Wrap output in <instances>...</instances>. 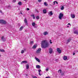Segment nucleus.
I'll return each mask as SVG.
<instances>
[{
	"label": "nucleus",
	"mask_w": 78,
	"mask_h": 78,
	"mask_svg": "<svg viewBox=\"0 0 78 78\" xmlns=\"http://www.w3.org/2000/svg\"><path fill=\"white\" fill-rule=\"evenodd\" d=\"M41 47L43 48H45L49 46V44L46 40L42 41L41 43Z\"/></svg>",
	"instance_id": "f257e3e1"
},
{
	"label": "nucleus",
	"mask_w": 78,
	"mask_h": 78,
	"mask_svg": "<svg viewBox=\"0 0 78 78\" xmlns=\"http://www.w3.org/2000/svg\"><path fill=\"white\" fill-rule=\"evenodd\" d=\"M64 14L62 13H60L58 16V18L60 20L62 19V18L63 17Z\"/></svg>",
	"instance_id": "f03ea898"
},
{
	"label": "nucleus",
	"mask_w": 78,
	"mask_h": 78,
	"mask_svg": "<svg viewBox=\"0 0 78 78\" xmlns=\"http://www.w3.org/2000/svg\"><path fill=\"white\" fill-rule=\"evenodd\" d=\"M0 23L2 24H6V22L3 20H0Z\"/></svg>",
	"instance_id": "7ed1b4c3"
},
{
	"label": "nucleus",
	"mask_w": 78,
	"mask_h": 78,
	"mask_svg": "<svg viewBox=\"0 0 78 78\" xmlns=\"http://www.w3.org/2000/svg\"><path fill=\"white\" fill-rule=\"evenodd\" d=\"M71 17L72 19H74L75 18V16L74 14H71Z\"/></svg>",
	"instance_id": "20e7f679"
},
{
	"label": "nucleus",
	"mask_w": 78,
	"mask_h": 78,
	"mask_svg": "<svg viewBox=\"0 0 78 78\" xmlns=\"http://www.w3.org/2000/svg\"><path fill=\"white\" fill-rule=\"evenodd\" d=\"M24 23L26 25H28V22H27V20L26 18L24 19Z\"/></svg>",
	"instance_id": "39448f33"
},
{
	"label": "nucleus",
	"mask_w": 78,
	"mask_h": 78,
	"mask_svg": "<svg viewBox=\"0 0 78 78\" xmlns=\"http://www.w3.org/2000/svg\"><path fill=\"white\" fill-rule=\"evenodd\" d=\"M53 13H52V11H49V12L48 13V15L50 16H52L53 15Z\"/></svg>",
	"instance_id": "423d86ee"
},
{
	"label": "nucleus",
	"mask_w": 78,
	"mask_h": 78,
	"mask_svg": "<svg viewBox=\"0 0 78 78\" xmlns=\"http://www.w3.org/2000/svg\"><path fill=\"white\" fill-rule=\"evenodd\" d=\"M57 50L58 52V53H61V50H60L59 48H57Z\"/></svg>",
	"instance_id": "0eeeda50"
},
{
	"label": "nucleus",
	"mask_w": 78,
	"mask_h": 78,
	"mask_svg": "<svg viewBox=\"0 0 78 78\" xmlns=\"http://www.w3.org/2000/svg\"><path fill=\"white\" fill-rule=\"evenodd\" d=\"M41 48H39L37 51L36 53H39L40 52H41Z\"/></svg>",
	"instance_id": "6e6552de"
},
{
	"label": "nucleus",
	"mask_w": 78,
	"mask_h": 78,
	"mask_svg": "<svg viewBox=\"0 0 78 78\" xmlns=\"http://www.w3.org/2000/svg\"><path fill=\"white\" fill-rule=\"evenodd\" d=\"M49 53L50 54L52 53V52H53V50H52V48H50L49 49Z\"/></svg>",
	"instance_id": "1a4fd4ad"
},
{
	"label": "nucleus",
	"mask_w": 78,
	"mask_h": 78,
	"mask_svg": "<svg viewBox=\"0 0 78 78\" xmlns=\"http://www.w3.org/2000/svg\"><path fill=\"white\" fill-rule=\"evenodd\" d=\"M1 39L2 41H6V39L4 38V37L3 36L2 37Z\"/></svg>",
	"instance_id": "9d476101"
},
{
	"label": "nucleus",
	"mask_w": 78,
	"mask_h": 78,
	"mask_svg": "<svg viewBox=\"0 0 78 78\" xmlns=\"http://www.w3.org/2000/svg\"><path fill=\"white\" fill-rule=\"evenodd\" d=\"M36 68L38 69H41V66L39 65H37L36 66Z\"/></svg>",
	"instance_id": "9b49d317"
},
{
	"label": "nucleus",
	"mask_w": 78,
	"mask_h": 78,
	"mask_svg": "<svg viewBox=\"0 0 78 78\" xmlns=\"http://www.w3.org/2000/svg\"><path fill=\"white\" fill-rule=\"evenodd\" d=\"M74 33L76 34H78V30H76L74 31Z\"/></svg>",
	"instance_id": "f8f14e48"
},
{
	"label": "nucleus",
	"mask_w": 78,
	"mask_h": 78,
	"mask_svg": "<svg viewBox=\"0 0 78 78\" xmlns=\"http://www.w3.org/2000/svg\"><path fill=\"white\" fill-rule=\"evenodd\" d=\"M35 59L37 61H38V62H41V61H40V60L38 58L35 57Z\"/></svg>",
	"instance_id": "ddd939ff"
},
{
	"label": "nucleus",
	"mask_w": 78,
	"mask_h": 78,
	"mask_svg": "<svg viewBox=\"0 0 78 78\" xmlns=\"http://www.w3.org/2000/svg\"><path fill=\"white\" fill-rule=\"evenodd\" d=\"M43 12L44 14H46V13H47V10L45 9H44L43 10Z\"/></svg>",
	"instance_id": "4468645a"
},
{
	"label": "nucleus",
	"mask_w": 78,
	"mask_h": 78,
	"mask_svg": "<svg viewBox=\"0 0 78 78\" xmlns=\"http://www.w3.org/2000/svg\"><path fill=\"white\" fill-rule=\"evenodd\" d=\"M44 35V36H46V35H47V34H48V32L46 31L44 33H43Z\"/></svg>",
	"instance_id": "2eb2a0df"
},
{
	"label": "nucleus",
	"mask_w": 78,
	"mask_h": 78,
	"mask_svg": "<svg viewBox=\"0 0 78 78\" xmlns=\"http://www.w3.org/2000/svg\"><path fill=\"white\" fill-rule=\"evenodd\" d=\"M37 47V44H35L32 47V48H36Z\"/></svg>",
	"instance_id": "dca6fc26"
},
{
	"label": "nucleus",
	"mask_w": 78,
	"mask_h": 78,
	"mask_svg": "<svg viewBox=\"0 0 78 78\" xmlns=\"http://www.w3.org/2000/svg\"><path fill=\"white\" fill-rule=\"evenodd\" d=\"M63 59L64 60H66V59H67V57L66 56H64L63 57Z\"/></svg>",
	"instance_id": "f3484780"
},
{
	"label": "nucleus",
	"mask_w": 78,
	"mask_h": 78,
	"mask_svg": "<svg viewBox=\"0 0 78 78\" xmlns=\"http://www.w3.org/2000/svg\"><path fill=\"white\" fill-rule=\"evenodd\" d=\"M60 9H61V10H64V7L63 6H62L61 8H60Z\"/></svg>",
	"instance_id": "a211bd4d"
},
{
	"label": "nucleus",
	"mask_w": 78,
	"mask_h": 78,
	"mask_svg": "<svg viewBox=\"0 0 78 78\" xmlns=\"http://www.w3.org/2000/svg\"><path fill=\"white\" fill-rule=\"evenodd\" d=\"M70 41H71V40H70V39H68V40L67 41L66 44H68L69 42H70Z\"/></svg>",
	"instance_id": "6ab92c4d"
},
{
	"label": "nucleus",
	"mask_w": 78,
	"mask_h": 78,
	"mask_svg": "<svg viewBox=\"0 0 78 78\" xmlns=\"http://www.w3.org/2000/svg\"><path fill=\"white\" fill-rule=\"evenodd\" d=\"M29 67H30L29 65L27 64L26 65V69H29Z\"/></svg>",
	"instance_id": "aec40b11"
},
{
	"label": "nucleus",
	"mask_w": 78,
	"mask_h": 78,
	"mask_svg": "<svg viewBox=\"0 0 78 78\" xmlns=\"http://www.w3.org/2000/svg\"><path fill=\"white\" fill-rule=\"evenodd\" d=\"M0 51L1 52H5V51L4 49H0Z\"/></svg>",
	"instance_id": "412c9836"
},
{
	"label": "nucleus",
	"mask_w": 78,
	"mask_h": 78,
	"mask_svg": "<svg viewBox=\"0 0 78 78\" xmlns=\"http://www.w3.org/2000/svg\"><path fill=\"white\" fill-rule=\"evenodd\" d=\"M35 23L33 22L32 23V25L33 26V27H34L35 26Z\"/></svg>",
	"instance_id": "4be33fe9"
},
{
	"label": "nucleus",
	"mask_w": 78,
	"mask_h": 78,
	"mask_svg": "<svg viewBox=\"0 0 78 78\" xmlns=\"http://www.w3.org/2000/svg\"><path fill=\"white\" fill-rule=\"evenodd\" d=\"M23 27L22 26L20 29V31H22L23 29Z\"/></svg>",
	"instance_id": "5701e85b"
},
{
	"label": "nucleus",
	"mask_w": 78,
	"mask_h": 78,
	"mask_svg": "<svg viewBox=\"0 0 78 78\" xmlns=\"http://www.w3.org/2000/svg\"><path fill=\"white\" fill-rule=\"evenodd\" d=\"M44 5L45 6H48V4H47V2H45L44 3Z\"/></svg>",
	"instance_id": "b1692460"
},
{
	"label": "nucleus",
	"mask_w": 78,
	"mask_h": 78,
	"mask_svg": "<svg viewBox=\"0 0 78 78\" xmlns=\"http://www.w3.org/2000/svg\"><path fill=\"white\" fill-rule=\"evenodd\" d=\"M18 5H22V2H18Z\"/></svg>",
	"instance_id": "393cba45"
},
{
	"label": "nucleus",
	"mask_w": 78,
	"mask_h": 78,
	"mask_svg": "<svg viewBox=\"0 0 78 78\" xmlns=\"http://www.w3.org/2000/svg\"><path fill=\"white\" fill-rule=\"evenodd\" d=\"M34 43L33 41H30V45H32L33 44V43Z\"/></svg>",
	"instance_id": "a878e982"
},
{
	"label": "nucleus",
	"mask_w": 78,
	"mask_h": 78,
	"mask_svg": "<svg viewBox=\"0 0 78 78\" xmlns=\"http://www.w3.org/2000/svg\"><path fill=\"white\" fill-rule=\"evenodd\" d=\"M36 19L37 20L39 19V16H37L36 17Z\"/></svg>",
	"instance_id": "bb28decb"
},
{
	"label": "nucleus",
	"mask_w": 78,
	"mask_h": 78,
	"mask_svg": "<svg viewBox=\"0 0 78 78\" xmlns=\"http://www.w3.org/2000/svg\"><path fill=\"white\" fill-rule=\"evenodd\" d=\"M23 63H27V61H22Z\"/></svg>",
	"instance_id": "cd10ccee"
},
{
	"label": "nucleus",
	"mask_w": 78,
	"mask_h": 78,
	"mask_svg": "<svg viewBox=\"0 0 78 78\" xmlns=\"http://www.w3.org/2000/svg\"><path fill=\"white\" fill-rule=\"evenodd\" d=\"M62 70H61V69H60L58 70V72H60V73H61V71Z\"/></svg>",
	"instance_id": "c85d7f7f"
},
{
	"label": "nucleus",
	"mask_w": 78,
	"mask_h": 78,
	"mask_svg": "<svg viewBox=\"0 0 78 78\" xmlns=\"http://www.w3.org/2000/svg\"><path fill=\"white\" fill-rule=\"evenodd\" d=\"M24 53V50H22L21 51V53L22 54L23 53Z\"/></svg>",
	"instance_id": "c756f323"
},
{
	"label": "nucleus",
	"mask_w": 78,
	"mask_h": 78,
	"mask_svg": "<svg viewBox=\"0 0 78 78\" xmlns=\"http://www.w3.org/2000/svg\"><path fill=\"white\" fill-rule=\"evenodd\" d=\"M16 2V0H13L12 1V2H13V3H15Z\"/></svg>",
	"instance_id": "7c9ffc66"
},
{
	"label": "nucleus",
	"mask_w": 78,
	"mask_h": 78,
	"mask_svg": "<svg viewBox=\"0 0 78 78\" xmlns=\"http://www.w3.org/2000/svg\"><path fill=\"white\" fill-rule=\"evenodd\" d=\"M60 73H61V75H64V73H62V72H61Z\"/></svg>",
	"instance_id": "2f4dec72"
},
{
	"label": "nucleus",
	"mask_w": 78,
	"mask_h": 78,
	"mask_svg": "<svg viewBox=\"0 0 78 78\" xmlns=\"http://www.w3.org/2000/svg\"><path fill=\"white\" fill-rule=\"evenodd\" d=\"M46 71H48V68H47L46 69Z\"/></svg>",
	"instance_id": "473e14b6"
},
{
	"label": "nucleus",
	"mask_w": 78,
	"mask_h": 78,
	"mask_svg": "<svg viewBox=\"0 0 78 78\" xmlns=\"http://www.w3.org/2000/svg\"><path fill=\"white\" fill-rule=\"evenodd\" d=\"M18 27H20V23L18 24Z\"/></svg>",
	"instance_id": "72a5a7b5"
},
{
	"label": "nucleus",
	"mask_w": 78,
	"mask_h": 78,
	"mask_svg": "<svg viewBox=\"0 0 78 78\" xmlns=\"http://www.w3.org/2000/svg\"><path fill=\"white\" fill-rule=\"evenodd\" d=\"M39 75H40V76L42 75V74H41V72H39Z\"/></svg>",
	"instance_id": "f704fd0d"
},
{
	"label": "nucleus",
	"mask_w": 78,
	"mask_h": 78,
	"mask_svg": "<svg viewBox=\"0 0 78 78\" xmlns=\"http://www.w3.org/2000/svg\"><path fill=\"white\" fill-rule=\"evenodd\" d=\"M33 78H37V77H36V76H33Z\"/></svg>",
	"instance_id": "c9c22d12"
},
{
	"label": "nucleus",
	"mask_w": 78,
	"mask_h": 78,
	"mask_svg": "<svg viewBox=\"0 0 78 78\" xmlns=\"http://www.w3.org/2000/svg\"><path fill=\"white\" fill-rule=\"evenodd\" d=\"M38 71L39 72H40L41 71V69H38Z\"/></svg>",
	"instance_id": "e433bc0d"
},
{
	"label": "nucleus",
	"mask_w": 78,
	"mask_h": 78,
	"mask_svg": "<svg viewBox=\"0 0 78 78\" xmlns=\"http://www.w3.org/2000/svg\"><path fill=\"white\" fill-rule=\"evenodd\" d=\"M38 2H41V1H42V0H38Z\"/></svg>",
	"instance_id": "4c0bfd02"
},
{
	"label": "nucleus",
	"mask_w": 78,
	"mask_h": 78,
	"mask_svg": "<svg viewBox=\"0 0 78 78\" xmlns=\"http://www.w3.org/2000/svg\"><path fill=\"white\" fill-rule=\"evenodd\" d=\"M31 16L32 17H34V14H32V15H31Z\"/></svg>",
	"instance_id": "58836bf2"
},
{
	"label": "nucleus",
	"mask_w": 78,
	"mask_h": 78,
	"mask_svg": "<svg viewBox=\"0 0 78 78\" xmlns=\"http://www.w3.org/2000/svg\"><path fill=\"white\" fill-rule=\"evenodd\" d=\"M50 44H52V42H51V40H50Z\"/></svg>",
	"instance_id": "ea45409f"
},
{
	"label": "nucleus",
	"mask_w": 78,
	"mask_h": 78,
	"mask_svg": "<svg viewBox=\"0 0 78 78\" xmlns=\"http://www.w3.org/2000/svg\"><path fill=\"white\" fill-rule=\"evenodd\" d=\"M55 3H56V4H58V2H57L56 1H55Z\"/></svg>",
	"instance_id": "a19ab883"
},
{
	"label": "nucleus",
	"mask_w": 78,
	"mask_h": 78,
	"mask_svg": "<svg viewBox=\"0 0 78 78\" xmlns=\"http://www.w3.org/2000/svg\"><path fill=\"white\" fill-rule=\"evenodd\" d=\"M0 12H1V13H2V12H3L1 10H0Z\"/></svg>",
	"instance_id": "79ce46f5"
},
{
	"label": "nucleus",
	"mask_w": 78,
	"mask_h": 78,
	"mask_svg": "<svg viewBox=\"0 0 78 78\" xmlns=\"http://www.w3.org/2000/svg\"><path fill=\"white\" fill-rule=\"evenodd\" d=\"M27 11H29V10H30V9H29V8H27Z\"/></svg>",
	"instance_id": "37998d69"
},
{
	"label": "nucleus",
	"mask_w": 78,
	"mask_h": 78,
	"mask_svg": "<svg viewBox=\"0 0 78 78\" xmlns=\"http://www.w3.org/2000/svg\"><path fill=\"white\" fill-rule=\"evenodd\" d=\"M20 13L21 14H22V15H23V13H22V12H20Z\"/></svg>",
	"instance_id": "c03bdc74"
},
{
	"label": "nucleus",
	"mask_w": 78,
	"mask_h": 78,
	"mask_svg": "<svg viewBox=\"0 0 78 78\" xmlns=\"http://www.w3.org/2000/svg\"><path fill=\"white\" fill-rule=\"evenodd\" d=\"M24 51H26V49L25 48L24 49Z\"/></svg>",
	"instance_id": "a18cd8bd"
},
{
	"label": "nucleus",
	"mask_w": 78,
	"mask_h": 78,
	"mask_svg": "<svg viewBox=\"0 0 78 78\" xmlns=\"http://www.w3.org/2000/svg\"><path fill=\"white\" fill-rule=\"evenodd\" d=\"M46 78H50L49 76H48V77H46Z\"/></svg>",
	"instance_id": "49530a36"
},
{
	"label": "nucleus",
	"mask_w": 78,
	"mask_h": 78,
	"mask_svg": "<svg viewBox=\"0 0 78 78\" xmlns=\"http://www.w3.org/2000/svg\"><path fill=\"white\" fill-rule=\"evenodd\" d=\"M55 1H54V5H55Z\"/></svg>",
	"instance_id": "de8ad7c7"
},
{
	"label": "nucleus",
	"mask_w": 78,
	"mask_h": 78,
	"mask_svg": "<svg viewBox=\"0 0 78 78\" xmlns=\"http://www.w3.org/2000/svg\"><path fill=\"white\" fill-rule=\"evenodd\" d=\"M73 55H75V53L73 52Z\"/></svg>",
	"instance_id": "09e8293b"
},
{
	"label": "nucleus",
	"mask_w": 78,
	"mask_h": 78,
	"mask_svg": "<svg viewBox=\"0 0 78 78\" xmlns=\"http://www.w3.org/2000/svg\"><path fill=\"white\" fill-rule=\"evenodd\" d=\"M33 19H35V17H34V16H33Z\"/></svg>",
	"instance_id": "8fccbe9b"
},
{
	"label": "nucleus",
	"mask_w": 78,
	"mask_h": 78,
	"mask_svg": "<svg viewBox=\"0 0 78 78\" xmlns=\"http://www.w3.org/2000/svg\"><path fill=\"white\" fill-rule=\"evenodd\" d=\"M8 8H11V6H9Z\"/></svg>",
	"instance_id": "3c124183"
},
{
	"label": "nucleus",
	"mask_w": 78,
	"mask_h": 78,
	"mask_svg": "<svg viewBox=\"0 0 78 78\" xmlns=\"http://www.w3.org/2000/svg\"><path fill=\"white\" fill-rule=\"evenodd\" d=\"M21 64H23V62H21Z\"/></svg>",
	"instance_id": "603ef678"
},
{
	"label": "nucleus",
	"mask_w": 78,
	"mask_h": 78,
	"mask_svg": "<svg viewBox=\"0 0 78 78\" xmlns=\"http://www.w3.org/2000/svg\"><path fill=\"white\" fill-rule=\"evenodd\" d=\"M68 25H70V23H69L68 24Z\"/></svg>",
	"instance_id": "864d4df0"
},
{
	"label": "nucleus",
	"mask_w": 78,
	"mask_h": 78,
	"mask_svg": "<svg viewBox=\"0 0 78 78\" xmlns=\"http://www.w3.org/2000/svg\"><path fill=\"white\" fill-rule=\"evenodd\" d=\"M68 28H69V26H67Z\"/></svg>",
	"instance_id": "5fc2aeb1"
},
{
	"label": "nucleus",
	"mask_w": 78,
	"mask_h": 78,
	"mask_svg": "<svg viewBox=\"0 0 78 78\" xmlns=\"http://www.w3.org/2000/svg\"><path fill=\"white\" fill-rule=\"evenodd\" d=\"M24 0L25 1H26V0Z\"/></svg>",
	"instance_id": "6e6d98bb"
}]
</instances>
